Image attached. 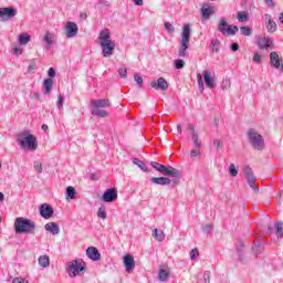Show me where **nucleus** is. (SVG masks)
Segmentation results:
<instances>
[{
	"label": "nucleus",
	"mask_w": 283,
	"mask_h": 283,
	"mask_svg": "<svg viewBox=\"0 0 283 283\" xmlns=\"http://www.w3.org/2000/svg\"><path fill=\"white\" fill-rule=\"evenodd\" d=\"M99 45L102 48V56H104V59H109V56L114 54V50H116V43L112 41L109 29H104L101 31Z\"/></svg>",
	"instance_id": "obj_1"
},
{
	"label": "nucleus",
	"mask_w": 283,
	"mask_h": 283,
	"mask_svg": "<svg viewBox=\"0 0 283 283\" xmlns=\"http://www.w3.org/2000/svg\"><path fill=\"white\" fill-rule=\"evenodd\" d=\"M13 227H14L15 233L18 234H21V233L34 234V231H36V223L23 217L15 218Z\"/></svg>",
	"instance_id": "obj_2"
},
{
	"label": "nucleus",
	"mask_w": 283,
	"mask_h": 283,
	"mask_svg": "<svg viewBox=\"0 0 283 283\" xmlns=\"http://www.w3.org/2000/svg\"><path fill=\"white\" fill-rule=\"evenodd\" d=\"M17 142L22 149H29L30 151H36V148L39 147L36 137L27 130L18 135Z\"/></svg>",
	"instance_id": "obj_3"
},
{
	"label": "nucleus",
	"mask_w": 283,
	"mask_h": 283,
	"mask_svg": "<svg viewBox=\"0 0 283 283\" xmlns=\"http://www.w3.org/2000/svg\"><path fill=\"white\" fill-rule=\"evenodd\" d=\"M190 41H191V25L184 24L182 32H181L180 46L178 50V56H180V59H185V56H188L187 50H189Z\"/></svg>",
	"instance_id": "obj_4"
},
{
	"label": "nucleus",
	"mask_w": 283,
	"mask_h": 283,
	"mask_svg": "<svg viewBox=\"0 0 283 283\" xmlns=\"http://www.w3.org/2000/svg\"><path fill=\"white\" fill-rule=\"evenodd\" d=\"M248 140L256 151H262L265 147L264 137L258 130L250 128L247 133Z\"/></svg>",
	"instance_id": "obj_5"
},
{
	"label": "nucleus",
	"mask_w": 283,
	"mask_h": 283,
	"mask_svg": "<svg viewBox=\"0 0 283 283\" xmlns=\"http://www.w3.org/2000/svg\"><path fill=\"white\" fill-rule=\"evenodd\" d=\"M85 269H87V264L81 260H73L69 262L66 271L70 277H76V275H81Z\"/></svg>",
	"instance_id": "obj_6"
},
{
	"label": "nucleus",
	"mask_w": 283,
	"mask_h": 283,
	"mask_svg": "<svg viewBox=\"0 0 283 283\" xmlns=\"http://www.w3.org/2000/svg\"><path fill=\"white\" fill-rule=\"evenodd\" d=\"M17 14H19V11L14 7L0 8V19H2V21H10V19H14Z\"/></svg>",
	"instance_id": "obj_7"
},
{
	"label": "nucleus",
	"mask_w": 283,
	"mask_h": 283,
	"mask_svg": "<svg viewBox=\"0 0 283 283\" xmlns=\"http://www.w3.org/2000/svg\"><path fill=\"white\" fill-rule=\"evenodd\" d=\"M244 174L247 176L249 187H251L255 193H260V188L255 187V175H253V169H251V166L244 167Z\"/></svg>",
	"instance_id": "obj_8"
},
{
	"label": "nucleus",
	"mask_w": 283,
	"mask_h": 283,
	"mask_svg": "<svg viewBox=\"0 0 283 283\" xmlns=\"http://www.w3.org/2000/svg\"><path fill=\"white\" fill-rule=\"evenodd\" d=\"M282 64H283V59L280 57V54L277 52L272 51L270 52V65L274 70H280L282 72Z\"/></svg>",
	"instance_id": "obj_9"
},
{
	"label": "nucleus",
	"mask_w": 283,
	"mask_h": 283,
	"mask_svg": "<svg viewBox=\"0 0 283 283\" xmlns=\"http://www.w3.org/2000/svg\"><path fill=\"white\" fill-rule=\"evenodd\" d=\"M64 30L67 39H74V36L78 34V25L76 24V22H66Z\"/></svg>",
	"instance_id": "obj_10"
},
{
	"label": "nucleus",
	"mask_w": 283,
	"mask_h": 283,
	"mask_svg": "<svg viewBox=\"0 0 283 283\" xmlns=\"http://www.w3.org/2000/svg\"><path fill=\"white\" fill-rule=\"evenodd\" d=\"M103 202H114L118 200V191L114 188H108L102 196Z\"/></svg>",
	"instance_id": "obj_11"
},
{
	"label": "nucleus",
	"mask_w": 283,
	"mask_h": 283,
	"mask_svg": "<svg viewBox=\"0 0 283 283\" xmlns=\"http://www.w3.org/2000/svg\"><path fill=\"white\" fill-rule=\"evenodd\" d=\"M40 216L41 218H44V220H50V218L54 216V208L49 203H42L40 206Z\"/></svg>",
	"instance_id": "obj_12"
},
{
	"label": "nucleus",
	"mask_w": 283,
	"mask_h": 283,
	"mask_svg": "<svg viewBox=\"0 0 283 283\" xmlns=\"http://www.w3.org/2000/svg\"><path fill=\"white\" fill-rule=\"evenodd\" d=\"M150 87L153 90H160L161 92H167L169 90V83L164 77H159L157 81H153L150 83Z\"/></svg>",
	"instance_id": "obj_13"
},
{
	"label": "nucleus",
	"mask_w": 283,
	"mask_h": 283,
	"mask_svg": "<svg viewBox=\"0 0 283 283\" xmlns=\"http://www.w3.org/2000/svg\"><path fill=\"white\" fill-rule=\"evenodd\" d=\"M264 22H265V28L268 30V32L273 33L277 31V23H275V21H273V18L271 17V14L265 13L263 15Z\"/></svg>",
	"instance_id": "obj_14"
},
{
	"label": "nucleus",
	"mask_w": 283,
	"mask_h": 283,
	"mask_svg": "<svg viewBox=\"0 0 283 283\" xmlns=\"http://www.w3.org/2000/svg\"><path fill=\"white\" fill-rule=\"evenodd\" d=\"M91 105L95 109H101V108H105V107H112V102L107 98L92 99Z\"/></svg>",
	"instance_id": "obj_15"
},
{
	"label": "nucleus",
	"mask_w": 283,
	"mask_h": 283,
	"mask_svg": "<svg viewBox=\"0 0 283 283\" xmlns=\"http://www.w3.org/2000/svg\"><path fill=\"white\" fill-rule=\"evenodd\" d=\"M124 266L126 269V273H132L134 269H136V261L132 254H127L124 256Z\"/></svg>",
	"instance_id": "obj_16"
},
{
	"label": "nucleus",
	"mask_w": 283,
	"mask_h": 283,
	"mask_svg": "<svg viewBox=\"0 0 283 283\" xmlns=\"http://www.w3.org/2000/svg\"><path fill=\"white\" fill-rule=\"evenodd\" d=\"M161 175L169 176L170 178H180V170L171 166H164V170H161Z\"/></svg>",
	"instance_id": "obj_17"
},
{
	"label": "nucleus",
	"mask_w": 283,
	"mask_h": 283,
	"mask_svg": "<svg viewBox=\"0 0 283 283\" xmlns=\"http://www.w3.org/2000/svg\"><path fill=\"white\" fill-rule=\"evenodd\" d=\"M42 42L44 43V50H52V45H54V33L48 31L42 38Z\"/></svg>",
	"instance_id": "obj_18"
},
{
	"label": "nucleus",
	"mask_w": 283,
	"mask_h": 283,
	"mask_svg": "<svg viewBox=\"0 0 283 283\" xmlns=\"http://www.w3.org/2000/svg\"><path fill=\"white\" fill-rule=\"evenodd\" d=\"M86 255L93 262H98V260H101V252H98V249H96V247H88L86 249Z\"/></svg>",
	"instance_id": "obj_19"
},
{
	"label": "nucleus",
	"mask_w": 283,
	"mask_h": 283,
	"mask_svg": "<svg viewBox=\"0 0 283 283\" xmlns=\"http://www.w3.org/2000/svg\"><path fill=\"white\" fill-rule=\"evenodd\" d=\"M213 12H216V7H209L207 3L201 8V15L206 21L211 19V14H213Z\"/></svg>",
	"instance_id": "obj_20"
},
{
	"label": "nucleus",
	"mask_w": 283,
	"mask_h": 283,
	"mask_svg": "<svg viewBox=\"0 0 283 283\" xmlns=\"http://www.w3.org/2000/svg\"><path fill=\"white\" fill-rule=\"evenodd\" d=\"M43 92L46 96H50L52 94V87H54V80L52 77H48L43 81L42 84Z\"/></svg>",
	"instance_id": "obj_21"
},
{
	"label": "nucleus",
	"mask_w": 283,
	"mask_h": 283,
	"mask_svg": "<svg viewBox=\"0 0 283 283\" xmlns=\"http://www.w3.org/2000/svg\"><path fill=\"white\" fill-rule=\"evenodd\" d=\"M189 132H191V139L195 145V147H202V143L200 142V138L198 137V133L196 132V128L192 124L188 125Z\"/></svg>",
	"instance_id": "obj_22"
},
{
	"label": "nucleus",
	"mask_w": 283,
	"mask_h": 283,
	"mask_svg": "<svg viewBox=\"0 0 283 283\" xmlns=\"http://www.w3.org/2000/svg\"><path fill=\"white\" fill-rule=\"evenodd\" d=\"M273 45V40L269 38H259L258 40V46L260 50H269Z\"/></svg>",
	"instance_id": "obj_23"
},
{
	"label": "nucleus",
	"mask_w": 283,
	"mask_h": 283,
	"mask_svg": "<svg viewBox=\"0 0 283 283\" xmlns=\"http://www.w3.org/2000/svg\"><path fill=\"white\" fill-rule=\"evenodd\" d=\"M203 81L207 87H209L210 90H212V87H216V81L213 80V77H211V73L208 70L203 71Z\"/></svg>",
	"instance_id": "obj_24"
},
{
	"label": "nucleus",
	"mask_w": 283,
	"mask_h": 283,
	"mask_svg": "<svg viewBox=\"0 0 283 283\" xmlns=\"http://www.w3.org/2000/svg\"><path fill=\"white\" fill-rule=\"evenodd\" d=\"M150 182H153V185H161L165 187L167 185H171V179L167 177H153L150 178Z\"/></svg>",
	"instance_id": "obj_25"
},
{
	"label": "nucleus",
	"mask_w": 283,
	"mask_h": 283,
	"mask_svg": "<svg viewBox=\"0 0 283 283\" xmlns=\"http://www.w3.org/2000/svg\"><path fill=\"white\" fill-rule=\"evenodd\" d=\"M45 231H49V233H52V235H57V233L61 231L59 228V224L56 222H49L44 226Z\"/></svg>",
	"instance_id": "obj_26"
},
{
	"label": "nucleus",
	"mask_w": 283,
	"mask_h": 283,
	"mask_svg": "<svg viewBox=\"0 0 283 283\" xmlns=\"http://www.w3.org/2000/svg\"><path fill=\"white\" fill-rule=\"evenodd\" d=\"M91 114L93 116H97V118H107V116H109V113H107V111L99 108H93L91 111Z\"/></svg>",
	"instance_id": "obj_27"
},
{
	"label": "nucleus",
	"mask_w": 283,
	"mask_h": 283,
	"mask_svg": "<svg viewBox=\"0 0 283 283\" xmlns=\"http://www.w3.org/2000/svg\"><path fill=\"white\" fill-rule=\"evenodd\" d=\"M227 28H229V23H227L224 18H221L218 24V31L221 32V34H227Z\"/></svg>",
	"instance_id": "obj_28"
},
{
	"label": "nucleus",
	"mask_w": 283,
	"mask_h": 283,
	"mask_svg": "<svg viewBox=\"0 0 283 283\" xmlns=\"http://www.w3.org/2000/svg\"><path fill=\"white\" fill-rule=\"evenodd\" d=\"M39 264L42 266V269H48L50 266V256L48 255H41L38 259Z\"/></svg>",
	"instance_id": "obj_29"
},
{
	"label": "nucleus",
	"mask_w": 283,
	"mask_h": 283,
	"mask_svg": "<svg viewBox=\"0 0 283 283\" xmlns=\"http://www.w3.org/2000/svg\"><path fill=\"white\" fill-rule=\"evenodd\" d=\"M30 34L28 33H21L19 35V43L20 45H28L30 43Z\"/></svg>",
	"instance_id": "obj_30"
},
{
	"label": "nucleus",
	"mask_w": 283,
	"mask_h": 283,
	"mask_svg": "<svg viewBox=\"0 0 283 283\" xmlns=\"http://www.w3.org/2000/svg\"><path fill=\"white\" fill-rule=\"evenodd\" d=\"M153 238L157 239L158 242H163V240H165V232H163V230L155 229L153 231Z\"/></svg>",
	"instance_id": "obj_31"
},
{
	"label": "nucleus",
	"mask_w": 283,
	"mask_h": 283,
	"mask_svg": "<svg viewBox=\"0 0 283 283\" xmlns=\"http://www.w3.org/2000/svg\"><path fill=\"white\" fill-rule=\"evenodd\" d=\"M238 25L228 24V28L226 29V34H229V36H235V34H238Z\"/></svg>",
	"instance_id": "obj_32"
},
{
	"label": "nucleus",
	"mask_w": 283,
	"mask_h": 283,
	"mask_svg": "<svg viewBox=\"0 0 283 283\" xmlns=\"http://www.w3.org/2000/svg\"><path fill=\"white\" fill-rule=\"evenodd\" d=\"M237 19L238 21H240V23H247V21H249V13L244 11H239L237 14Z\"/></svg>",
	"instance_id": "obj_33"
},
{
	"label": "nucleus",
	"mask_w": 283,
	"mask_h": 283,
	"mask_svg": "<svg viewBox=\"0 0 283 283\" xmlns=\"http://www.w3.org/2000/svg\"><path fill=\"white\" fill-rule=\"evenodd\" d=\"M66 198L70 200H74V198H76V189L74 187L69 186L66 188Z\"/></svg>",
	"instance_id": "obj_34"
},
{
	"label": "nucleus",
	"mask_w": 283,
	"mask_h": 283,
	"mask_svg": "<svg viewBox=\"0 0 283 283\" xmlns=\"http://www.w3.org/2000/svg\"><path fill=\"white\" fill-rule=\"evenodd\" d=\"M134 165H136L137 167H139V169H142V171H148L147 165H145L143 163V160L138 159V158H134L133 159Z\"/></svg>",
	"instance_id": "obj_35"
},
{
	"label": "nucleus",
	"mask_w": 283,
	"mask_h": 283,
	"mask_svg": "<svg viewBox=\"0 0 283 283\" xmlns=\"http://www.w3.org/2000/svg\"><path fill=\"white\" fill-rule=\"evenodd\" d=\"M210 45L212 52H216L217 54L220 52V40H212Z\"/></svg>",
	"instance_id": "obj_36"
},
{
	"label": "nucleus",
	"mask_w": 283,
	"mask_h": 283,
	"mask_svg": "<svg viewBox=\"0 0 283 283\" xmlns=\"http://www.w3.org/2000/svg\"><path fill=\"white\" fill-rule=\"evenodd\" d=\"M150 165L153 169H156V171H159V174H163V170L165 169V165L158 161H151Z\"/></svg>",
	"instance_id": "obj_37"
},
{
	"label": "nucleus",
	"mask_w": 283,
	"mask_h": 283,
	"mask_svg": "<svg viewBox=\"0 0 283 283\" xmlns=\"http://www.w3.org/2000/svg\"><path fill=\"white\" fill-rule=\"evenodd\" d=\"M97 218H102V220L107 219V210H106L105 206L99 207V209L97 211Z\"/></svg>",
	"instance_id": "obj_38"
},
{
	"label": "nucleus",
	"mask_w": 283,
	"mask_h": 283,
	"mask_svg": "<svg viewBox=\"0 0 283 283\" xmlns=\"http://www.w3.org/2000/svg\"><path fill=\"white\" fill-rule=\"evenodd\" d=\"M159 280L160 282H167L169 280V272L164 269L159 270Z\"/></svg>",
	"instance_id": "obj_39"
},
{
	"label": "nucleus",
	"mask_w": 283,
	"mask_h": 283,
	"mask_svg": "<svg viewBox=\"0 0 283 283\" xmlns=\"http://www.w3.org/2000/svg\"><path fill=\"white\" fill-rule=\"evenodd\" d=\"M252 251H253V253H255L256 255H260V253H262V251H264V245H262V243L254 244V245L252 247Z\"/></svg>",
	"instance_id": "obj_40"
},
{
	"label": "nucleus",
	"mask_w": 283,
	"mask_h": 283,
	"mask_svg": "<svg viewBox=\"0 0 283 283\" xmlns=\"http://www.w3.org/2000/svg\"><path fill=\"white\" fill-rule=\"evenodd\" d=\"M275 229H276V237L282 238L283 237V223L276 222Z\"/></svg>",
	"instance_id": "obj_41"
},
{
	"label": "nucleus",
	"mask_w": 283,
	"mask_h": 283,
	"mask_svg": "<svg viewBox=\"0 0 283 283\" xmlns=\"http://www.w3.org/2000/svg\"><path fill=\"white\" fill-rule=\"evenodd\" d=\"M197 78H198L199 91L202 93L205 92V81L202 80V74L198 73Z\"/></svg>",
	"instance_id": "obj_42"
},
{
	"label": "nucleus",
	"mask_w": 283,
	"mask_h": 283,
	"mask_svg": "<svg viewBox=\"0 0 283 283\" xmlns=\"http://www.w3.org/2000/svg\"><path fill=\"white\" fill-rule=\"evenodd\" d=\"M229 174L232 176V178H235L238 176V168H235V164H231L229 166Z\"/></svg>",
	"instance_id": "obj_43"
},
{
	"label": "nucleus",
	"mask_w": 283,
	"mask_h": 283,
	"mask_svg": "<svg viewBox=\"0 0 283 283\" xmlns=\"http://www.w3.org/2000/svg\"><path fill=\"white\" fill-rule=\"evenodd\" d=\"M134 81L137 83L138 87H143V76H140V73L134 74Z\"/></svg>",
	"instance_id": "obj_44"
},
{
	"label": "nucleus",
	"mask_w": 283,
	"mask_h": 283,
	"mask_svg": "<svg viewBox=\"0 0 283 283\" xmlns=\"http://www.w3.org/2000/svg\"><path fill=\"white\" fill-rule=\"evenodd\" d=\"M202 147H195L192 150H190V158H197V156H200V149Z\"/></svg>",
	"instance_id": "obj_45"
},
{
	"label": "nucleus",
	"mask_w": 283,
	"mask_h": 283,
	"mask_svg": "<svg viewBox=\"0 0 283 283\" xmlns=\"http://www.w3.org/2000/svg\"><path fill=\"white\" fill-rule=\"evenodd\" d=\"M175 67L176 70H182V67H185V61L184 60H175Z\"/></svg>",
	"instance_id": "obj_46"
},
{
	"label": "nucleus",
	"mask_w": 283,
	"mask_h": 283,
	"mask_svg": "<svg viewBox=\"0 0 283 283\" xmlns=\"http://www.w3.org/2000/svg\"><path fill=\"white\" fill-rule=\"evenodd\" d=\"M240 30L243 36H251V29L249 27H241Z\"/></svg>",
	"instance_id": "obj_47"
},
{
	"label": "nucleus",
	"mask_w": 283,
	"mask_h": 283,
	"mask_svg": "<svg viewBox=\"0 0 283 283\" xmlns=\"http://www.w3.org/2000/svg\"><path fill=\"white\" fill-rule=\"evenodd\" d=\"M33 167L38 174H43V165L39 161H34Z\"/></svg>",
	"instance_id": "obj_48"
},
{
	"label": "nucleus",
	"mask_w": 283,
	"mask_h": 283,
	"mask_svg": "<svg viewBox=\"0 0 283 283\" xmlns=\"http://www.w3.org/2000/svg\"><path fill=\"white\" fill-rule=\"evenodd\" d=\"M229 87H231V80L229 78L223 80L221 84V90H229Z\"/></svg>",
	"instance_id": "obj_49"
},
{
	"label": "nucleus",
	"mask_w": 283,
	"mask_h": 283,
	"mask_svg": "<svg viewBox=\"0 0 283 283\" xmlns=\"http://www.w3.org/2000/svg\"><path fill=\"white\" fill-rule=\"evenodd\" d=\"M203 281L205 283H211V271L203 272Z\"/></svg>",
	"instance_id": "obj_50"
},
{
	"label": "nucleus",
	"mask_w": 283,
	"mask_h": 283,
	"mask_svg": "<svg viewBox=\"0 0 283 283\" xmlns=\"http://www.w3.org/2000/svg\"><path fill=\"white\" fill-rule=\"evenodd\" d=\"M63 101H65V97L62 94H60L57 97V102H56V107L59 109H61V107H63Z\"/></svg>",
	"instance_id": "obj_51"
},
{
	"label": "nucleus",
	"mask_w": 283,
	"mask_h": 283,
	"mask_svg": "<svg viewBox=\"0 0 283 283\" xmlns=\"http://www.w3.org/2000/svg\"><path fill=\"white\" fill-rule=\"evenodd\" d=\"M164 28H165V30H167V32H176L174 24H171L169 22H165Z\"/></svg>",
	"instance_id": "obj_52"
},
{
	"label": "nucleus",
	"mask_w": 283,
	"mask_h": 283,
	"mask_svg": "<svg viewBox=\"0 0 283 283\" xmlns=\"http://www.w3.org/2000/svg\"><path fill=\"white\" fill-rule=\"evenodd\" d=\"M118 74H119L120 78H127V69L119 67L118 69Z\"/></svg>",
	"instance_id": "obj_53"
},
{
	"label": "nucleus",
	"mask_w": 283,
	"mask_h": 283,
	"mask_svg": "<svg viewBox=\"0 0 283 283\" xmlns=\"http://www.w3.org/2000/svg\"><path fill=\"white\" fill-rule=\"evenodd\" d=\"M198 255H200V252L198 251V249L191 250V252H190V260L197 259Z\"/></svg>",
	"instance_id": "obj_54"
},
{
	"label": "nucleus",
	"mask_w": 283,
	"mask_h": 283,
	"mask_svg": "<svg viewBox=\"0 0 283 283\" xmlns=\"http://www.w3.org/2000/svg\"><path fill=\"white\" fill-rule=\"evenodd\" d=\"M253 62L258 63V64L262 63V55H260V53H258V52L254 53Z\"/></svg>",
	"instance_id": "obj_55"
},
{
	"label": "nucleus",
	"mask_w": 283,
	"mask_h": 283,
	"mask_svg": "<svg viewBox=\"0 0 283 283\" xmlns=\"http://www.w3.org/2000/svg\"><path fill=\"white\" fill-rule=\"evenodd\" d=\"M201 229H202L203 233H211V229H213V226L206 224V226H202Z\"/></svg>",
	"instance_id": "obj_56"
},
{
	"label": "nucleus",
	"mask_w": 283,
	"mask_h": 283,
	"mask_svg": "<svg viewBox=\"0 0 283 283\" xmlns=\"http://www.w3.org/2000/svg\"><path fill=\"white\" fill-rule=\"evenodd\" d=\"M48 75L50 76L49 78H54V76H56V70H54V67H50Z\"/></svg>",
	"instance_id": "obj_57"
},
{
	"label": "nucleus",
	"mask_w": 283,
	"mask_h": 283,
	"mask_svg": "<svg viewBox=\"0 0 283 283\" xmlns=\"http://www.w3.org/2000/svg\"><path fill=\"white\" fill-rule=\"evenodd\" d=\"M230 49L232 50V52H238V50H240V44L233 42V43L230 45Z\"/></svg>",
	"instance_id": "obj_58"
},
{
	"label": "nucleus",
	"mask_w": 283,
	"mask_h": 283,
	"mask_svg": "<svg viewBox=\"0 0 283 283\" xmlns=\"http://www.w3.org/2000/svg\"><path fill=\"white\" fill-rule=\"evenodd\" d=\"M12 283H29V282L25 281V279L23 277H14Z\"/></svg>",
	"instance_id": "obj_59"
},
{
	"label": "nucleus",
	"mask_w": 283,
	"mask_h": 283,
	"mask_svg": "<svg viewBox=\"0 0 283 283\" xmlns=\"http://www.w3.org/2000/svg\"><path fill=\"white\" fill-rule=\"evenodd\" d=\"M213 146L217 147V149H220V147H222V142H220V139H214Z\"/></svg>",
	"instance_id": "obj_60"
},
{
	"label": "nucleus",
	"mask_w": 283,
	"mask_h": 283,
	"mask_svg": "<svg viewBox=\"0 0 283 283\" xmlns=\"http://www.w3.org/2000/svg\"><path fill=\"white\" fill-rule=\"evenodd\" d=\"M265 3L268 8H275V2H273V0H265Z\"/></svg>",
	"instance_id": "obj_61"
},
{
	"label": "nucleus",
	"mask_w": 283,
	"mask_h": 283,
	"mask_svg": "<svg viewBox=\"0 0 283 283\" xmlns=\"http://www.w3.org/2000/svg\"><path fill=\"white\" fill-rule=\"evenodd\" d=\"M239 260H240V262H242L243 264L247 263V260L244 259V254H242V251H239Z\"/></svg>",
	"instance_id": "obj_62"
},
{
	"label": "nucleus",
	"mask_w": 283,
	"mask_h": 283,
	"mask_svg": "<svg viewBox=\"0 0 283 283\" xmlns=\"http://www.w3.org/2000/svg\"><path fill=\"white\" fill-rule=\"evenodd\" d=\"M34 70H36V64L29 65V67H28L29 73H32Z\"/></svg>",
	"instance_id": "obj_63"
},
{
	"label": "nucleus",
	"mask_w": 283,
	"mask_h": 283,
	"mask_svg": "<svg viewBox=\"0 0 283 283\" xmlns=\"http://www.w3.org/2000/svg\"><path fill=\"white\" fill-rule=\"evenodd\" d=\"M135 6H143V0H133Z\"/></svg>",
	"instance_id": "obj_64"
}]
</instances>
